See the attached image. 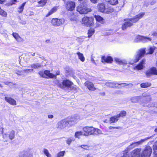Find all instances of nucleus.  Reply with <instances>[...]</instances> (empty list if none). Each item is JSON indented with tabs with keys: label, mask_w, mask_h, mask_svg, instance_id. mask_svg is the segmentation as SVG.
Wrapping results in <instances>:
<instances>
[{
	"label": "nucleus",
	"mask_w": 157,
	"mask_h": 157,
	"mask_svg": "<svg viewBox=\"0 0 157 157\" xmlns=\"http://www.w3.org/2000/svg\"><path fill=\"white\" fill-rule=\"evenodd\" d=\"M144 13H141L135 16L133 18H131L127 19H124V21H126L123 24L122 29L124 30L128 27H130L133 25V23H136L144 16Z\"/></svg>",
	"instance_id": "f257e3e1"
},
{
	"label": "nucleus",
	"mask_w": 157,
	"mask_h": 157,
	"mask_svg": "<svg viewBox=\"0 0 157 157\" xmlns=\"http://www.w3.org/2000/svg\"><path fill=\"white\" fill-rule=\"evenodd\" d=\"M39 73L41 77H42L46 78H55L57 75H59L60 72L59 71H57L56 73L54 74L50 73L49 71L46 70L44 72L40 71Z\"/></svg>",
	"instance_id": "f03ea898"
},
{
	"label": "nucleus",
	"mask_w": 157,
	"mask_h": 157,
	"mask_svg": "<svg viewBox=\"0 0 157 157\" xmlns=\"http://www.w3.org/2000/svg\"><path fill=\"white\" fill-rule=\"evenodd\" d=\"M76 11L81 14H86L91 11L90 8H87L84 5H80L78 6L76 8Z\"/></svg>",
	"instance_id": "7ed1b4c3"
},
{
	"label": "nucleus",
	"mask_w": 157,
	"mask_h": 157,
	"mask_svg": "<svg viewBox=\"0 0 157 157\" xmlns=\"http://www.w3.org/2000/svg\"><path fill=\"white\" fill-rule=\"evenodd\" d=\"M94 20L92 17H84L82 19L81 23L85 25H92L94 24Z\"/></svg>",
	"instance_id": "20e7f679"
},
{
	"label": "nucleus",
	"mask_w": 157,
	"mask_h": 157,
	"mask_svg": "<svg viewBox=\"0 0 157 157\" xmlns=\"http://www.w3.org/2000/svg\"><path fill=\"white\" fill-rule=\"evenodd\" d=\"M63 87H66L70 90H77L78 88H76L72 86L73 83L68 80H63Z\"/></svg>",
	"instance_id": "39448f33"
},
{
	"label": "nucleus",
	"mask_w": 157,
	"mask_h": 157,
	"mask_svg": "<svg viewBox=\"0 0 157 157\" xmlns=\"http://www.w3.org/2000/svg\"><path fill=\"white\" fill-rule=\"evenodd\" d=\"M145 52V51L144 49H140L137 52V54L133 60V62L136 63L138 62L142 56H144Z\"/></svg>",
	"instance_id": "423d86ee"
},
{
	"label": "nucleus",
	"mask_w": 157,
	"mask_h": 157,
	"mask_svg": "<svg viewBox=\"0 0 157 157\" xmlns=\"http://www.w3.org/2000/svg\"><path fill=\"white\" fill-rule=\"evenodd\" d=\"M151 39L150 37H147L144 36L138 35L136 36L134 39V41L136 42L141 41L143 42H146L151 41Z\"/></svg>",
	"instance_id": "0eeeda50"
},
{
	"label": "nucleus",
	"mask_w": 157,
	"mask_h": 157,
	"mask_svg": "<svg viewBox=\"0 0 157 157\" xmlns=\"http://www.w3.org/2000/svg\"><path fill=\"white\" fill-rule=\"evenodd\" d=\"M64 22L63 19H59L57 18H54L51 21L52 25L55 27H58Z\"/></svg>",
	"instance_id": "6e6552de"
},
{
	"label": "nucleus",
	"mask_w": 157,
	"mask_h": 157,
	"mask_svg": "<svg viewBox=\"0 0 157 157\" xmlns=\"http://www.w3.org/2000/svg\"><path fill=\"white\" fill-rule=\"evenodd\" d=\"M152 152V149L149 146L146 147L141 154V157H149Z\"/></svg>",
	"instance_id": "1a4fd4ad"
},
{
	"label": "nucleus",
	"mask_w": 157,
	"mask_h": 157,
	"mask_svg": "<svg viewBox=\"0 0 157 157\" xmlns=\"http://www.w3.org/2000/svg\"><path fill=\"white\" fill-rule=\"evenodd\" d=\"M68 124L72 125L76 123L78 120H79V117L75 116L71 117H68L66 118Z\"/></svg>",
	"instance_id": "9d476101"
},
{
	"label": "nucleus",
	"mask_w": 157,
	"mask_h": 157,
	"mask_svg": "<svg viewBox=\"0 0 157 157\" xmlns=\"http://www.w3.org/2000/svg\"><path fill=\"white\" fill-rule=\"evenodd\" d=\"M149 139V138H147L145 139H142L140 140L134 142L131 144L130 145L128 146V147L126 148L127 149L129 150L132 149L137 145L142 144L143 142Z\"/></svg>",
	"instance_id": "9b49d317"
},
{
	"label": "nucleus",
	"mask_w": 157,
	"mask_h": 157,
	"mask_svg": "<svg viewBox=\"0 0 157 157\" xmlns=\"http://www.w3.org/2000/svg\"><path fill=\"white\" fill-rule=\"evenodd\" d=\"M15 131L12 130L8 132L3 134V136L4 138L5 139L9 138L10 140H12L15 137Z\"/></svg>",
	"instance_id": "f8f14e48"
},
{
	"label": "nucleus",
	"mask_w": 157,
	"mask_h": 157,
	"mask_svg": "<svg viewBox=\"0 0 157 157\" xmlns=\"http://www.w3.org/2000/svg\"><path fill=\"white\" fill-rule=\"evenodd\" d=\"M75 6V3L74 2L68 1L67 3L66 9L68 10L72 11L74 10Z\"/></svg>",
	"instance_id": "ddd939ff"
},
{
	"label": "nucleus",
	"mask_w": 157,
	"mask_h": 157,
	"mask_svg": "<svg viewBox=\"0 0 157 157\" xmlns=\"http://www.w3.org/2000/svg\"><path fill=\"white\" fill-rule=\"evenodd\" d=\"M126 83H122L121 84H119L117 83H115L113 82H108L105 83V85L107 86L110 87H117L118 85H122V86H126Z\"/></svg>",
	"instance_id": "4468645a"
},
{
	"label": "nucleus",
	"mask_w": 157,
	"mask_h": 157,
	"mask_svg": "<svg viewBox=\"0 0 157 157\" xmlns=\"http://www.w3.org/2000/svg\"><path fill=\"white\" fill-rule=\"evenodd\" d=\"M58 127L61 129L63 128L68 125L67 119L63 120L58 122Z\"/></svg>",
	"instance_id": "2eb2a0df"
},
{
	"label": "nucleus",
	"mask_w": 157,
	"mask_h": 157,
	"mask_svg": "<svg viewBox=\"0 0 157 157\" xmlns=\"http://www.w3.org/2000/svg\"><path fill=\"white\" fill-rule=\"evenodd\" d=\"M141 149L137 148L133 150L131 152V157H141L140 156Z\"/></svg>",
	"instance_id": "dca6fc26"
},
{
	"label": "nucleus",
	"mask_w": 157,
	"mask_h": 157,
	"mask_svg": "<svg viewBox=\"0 0 157 157\" xmlns=\"http://www.w3.org/2000/svg\"><path fill=\"white\" fill-rule=\"evenodd\" d=\"M91 127H86L83 128V130L84 132L83 136H88L91 135Z\"/></svg>",
	"instance_id": "f3484780"
},
{
	"label": "nucleus",
	"mask_w": 157,
	"mask_h": 157,
	"mask_svg": "<svg viewBox=\"0 0 157 157\" xmlns=\"http://www.w3.org/2000/svg\"><path fill=\"white\" fill-rule=\"evenodd\" d=\"M85 85L90 90H94L96 89L94 84L91 82L88 81H86L85 83Z\"/></svg>",
	"instance_id": "a211bd4d"
},
{
	"label": "nucleus",
	"mask_w": 157,
	"mask_h": 157,
	"mask_svg": "<svg viewBox=\"0 0 157 157\" xmlns=\"http://www.w3.org/2000/svg\"><path fill=\"white\" fill-rule=\"evenodd\" d=\"M20 157H33L32 154L29 153L26 151H24L20 152L19 154Z\"/></svg>",
	"instance_id": "6ab92c4d"
},
{
	"label": "nucleus",
	"mask_w": 157,
	"mask_h": 157,
	"mask_svg": "<svg viewBox=\"0 0 157 157\" xmlns=\"http://www.w3.org/2000/svg\"><path fill=\"white\" fill-rule=\"evenodd\" d=\"M5 100L6 101L13 105H17L16 101L11 97H6L5 98Z\"/></svg>",
	"instance_id": "aec40b11"
},
{
	"label": "nucleus",
	"mask_w": 157,
	"mask_h": 157,
	"mask_svg": "<svg viewBox=\"0 0 157 157\" xmlns=\"http://www.w3.org/2000/svg\"><path fill=\"white\" fill-rule=\"evenodd\" d=\"M91 135H98L101 133V131L99 129L91 127Z\"/></svg>",
	"instance_id": "412c9836"
},
{
	"label": "nucleus",
	"mask_w": 157,
	"mask_h": 157,
	"mask_svg": "<svg viewBox=\"0 0 157 157\" xmlns=\"http://www.w3.org/2000/svg\"><path fill=\"white\" fill-rule=\"evenodd\" d=\"M29 69H19L16 73L20 75H25L29 72Z\"/></svg>",
	"instance_id": "4be33fe9"
},
{
	"label": "nucleus",
	"mask_w": 157,
	"mask_h": 157,
	"mask_svg": "<svg viewBox=\"0 0 157 157\" xmlns=\"http://www.w3.org/2000/svg\"><path fill=\"white\" fill-rule=\"evenodd\" d=\"M98 9L100 12L102 13H107L108 12L107 9L105 8V5L103 4H99L98 5Z\"/></svg>",
	"instance_id": "5701e85b"
},
{
	"label": "nucleus",
	"mask_w": 157,
	"mask_h": 157,
	"mask_svg": "<svg viewBox=\"0 0 157 157\" xmlns=\"http://www.w3.org/2000/svg\"><path fill=\"white\" fill-rule=\"evenodd\" d=\"M146 75L148 76L153 74L157 75V69H149L148 70L146 73Z\"/></svg>",
	"instance_id": "b1692460"
},
{
	"label": "nucleus",
	"mask_w": 157,
	"mask_h": 157,
	"mask_svg": "<svg viewBox=\"0 0 157 157\" xmlns=\"http://www.w3.org/2000/svg\"><path fill=\"white\" fill-rule=\"evenodd\" d=\"M113 61L112 58L110 56L106 57L103 56L102 58L101 62L103 63L106 62L108 63H111Z\"/></svg>",
	"instance_id": "393cba45"
},
{
	"label": "nucleus",
	"mask_w": 157,
	"mask_h": 157,
	"mask_svg": "<svg viewBox=\"0 0 157 157\" xmlns=\"http://www.w3.org/2000/svg\"><path fill=\"white\" fill-rule=\"evenodd\" d=\"M115 60L117 63L120 65H124L127 64V62L124 60H121V59L115 58Z\"/></svg>",
	"instance_id": "a878e982"
},
{
	"label": "nucleus",
	"mask_w": 157,
	"mask_h": 157,
	"mask_svg": "<svg viewBox=\"0 0 157 157\" xmlns=\"http://www.w3.org/2000/svg\"><path fill=\"white\" fill-rule=\"evenodd\" d=\"M12 35L13 37L18 42H22L23 41V39L19 36L18 33H13Z\"/></svg>",
	"instance_id": "bb28decb"
},
{
	"label": "nucleus",
	"mask_w": 157,
	"mask_h": 157,
	"mask_svg": "<svg viewBox=\"0 0 157 157\" xmlns=\"http://www.w3.org/2000/svg\"><path fill=\"white\" fill-rule=\"evenodd\" d=\"M119 118V115H117L111 117L110 118L109 121L111 123L115 122L118 121Z\"/></svg>",
	"instance_id": "cd10ccee"
},
{
	"label": "nucleus",
	"mask_w": 157,
	"mask_h": 157,
	"mask_svg": "<svg viewBox=\"0 0 157 157\" xmlns=\"http://www.w3.org/2000/svg\"><path fill=\"white\" fill-rule=\"evenodd\" d=\"M141 99L142 96H140L133 97L131 99L132 103H136L139 101Z\"/></svg>",
	"instance_id": "c85d7f7f"
},
{
	"label": "nucleus",
	"mask_w": 157,
	"mask_h": 157,
	"mask_svg": "<svg viewBox=\"0 0 157 157\" xmlns=\"http://www.w3.org/2000/svg\"><path fill=\"white\" fill-rule=\"evenodd\" d=\"M145 61V60L144 59L142 60L139 64L136 66V69H143V68H144Z\"/></svg>",
	"instance_id": "c756f323"
},
{
	"label": "nucleus",
	"mask_w": 157,
	"mask_h": 157,
	"mask_svg": "<svg viewBox=\"0 0 157 157\" xmlns=\"http://www.w3.org/2000/svg\"><path fill=\"white\" fill-rule=\"evenodd\" d=\"M94 17L97 21L100 22L101 24H103L104 22L103 18L101 17L98 15H94Z\"/></svg>",
	"instance_id": "7c9ffc66"
},
{
	"label": "nucleus",
	"mask_w": 157,
	"mask_h": 157,
	"mask_svg": "<svg viewBox=\"0 0 157 157\" xmlns=\"http://www.w3.org/2000/svg\"><path fill=\"white\" fill-rule=\"evenodd\" d=\"M77 54L78 56V59L82 61L83 62L85 61V59L83 55L79 52L77 53Z\"/></svg>",
	"instance_id": "2f4dec72"
},
{
	"label": "nucleus",
	"mask_w": 157,
	"mask_h": 157,
	"mask_svg": "<svg viewBox=\"0 0 157 157\" xmlns=\"http://www.w3.org/2000/svg\"><path fill=\"white\" fill-rule=\"evenodd\" d=\"M129 150L126 148L124 151L123 156L122 157H131V152H129L128 151Z\"/></svg>",
	"instance_id": "473e14b6"
},
{
	"label": "nucleus",
	"mask_w": 157,
	"mask_h": 157,
	"mask_svg": "<svg viewBox=\"0 0 157 157\" xmlns=\"http://www.w3.org/2000/svg\"><path fill=\"white\" fill-rule=\"evenodd\" d=\"M31 67L33 68H42V66L40 63H36L32 64L31 65Z\"/></svg>",
	"instance_id": "72a5a7b5"
},
{
	"label": "nucleus",
	"mask_w": 157,
	"mask_h": 157,
	"mask_svg": "<svg viewBox=\"0 0 157 157\" xmlns=\"http://www.w3.org/2000/svg\"><path fill=\"white\" fill-rule=\"evenodd\" d=\"M155 48V47L154 46L150 47L148 49L147 54H152L154 52V50Z\"/></svg>",
	"instance_id": "f704fd0d"
},
{
	"label": "nucleus",
	"mask_w": 157,
	"mask_h": 157,
	"mask_svg": "<svg viewBox=\"0 0 157 157\" xmlns=\"http://www.w3.org/2000/svg\"><path fill=\"white\" fill-rule=\"evenodd\" d=\"M57 10V8L56 7H54L46 15V17H48L50 16V15L56 12Z\"/></svg>",
	"instance_id": "c9c22d12"
},
{
	"label": "nucleus",
	"mask_w": 157,
	"mask_h": 157,
	"mask_svg": "<svg viewBox=\"0 0 157 157\" xmlns=\"http://www.w3.org/2000/svg\"><path fill=\"white\" fill-rule=\"evenodd\" d=\"M47 2V0H41L38 3L40 6H43L45 5Z\"/></svg>",
	"instance_id": "e433bc0d"
},
{
	"label": "nucleus",
	"mask_w": 157,
	"mask_h": 157,
	"mask_svg": "<svg viewBox=\"0 0 157 157\" xmlns=\"http://www.w3.org/2000/svg\"><path fill=\"white\" fill-rule=\"evenodd\" d=\"M151 83L149 82L141 83L140 84V87L142 88H146L151 86Z\"/></svg>",
	"instance_id": "4c0bfd02"
},
{
	"label": "nucleus",
	"mask_w": 157,
	"mask_h": 157,
	"mask_svg": "<svg viewBox=\"0 0 157 157\" xmlns=\"http://www.w3.org/2000/svg\"><path fill=\"white\" fill-rule=\"evenodd\" d=\"M84 134V132H81V131H78L75 132V138H79V137L82 136Z\"/></svg>",
	"instance_id": "58836bf2"
},
{
	"label": "nucleus",
	"mask_w": 157,
	"mask_h": 157,
	"mask_svg": "<svg viewBox=\"0 0 157 157\" xmlns=\"http://www.w3.org/2000/svg\"><path fill=\"white\" fill-rule=\"evenodd\" d=\"M110 4L114 5L118 3V0H106Z\"/></svg>",
	"instance_id": "ea45409f"
},
{
	"label": "nucleus",
	"mask_w": 157,
	"mask_h": 157,
	"mask_svg": "<svg viewBox=\"0 0 157 157\" xmlns=\"http://www.w3.org/2000/svg\"><path fill=\"white\" fill-rule=\"evenodd\" d=\"M43 152L44 155L47 157H51V155L49 153L47 149L44 148L43 150Z\"/></svg>",
	"instance_id": "a19ab883"
},
{
	"label": "nucleus",
	"mask_w": 157,
	"mask_h": 157,
	"mask_svg": "<svg viewBox=\"0 0 157 157\" xmlns=\"http://www.w3.org/2000/svg\"><path fill=\"white\" fill-rule=\"evenodd\" d=\"M86 37L85 36H81L79 37H78L77 39L76 40L79 43H81L84 40V39Z\"/></svg>",
	"instance_id": "79ce46f5"
},
{
	"label": "nucleus",
	"mask_w": 157,
	"mask_h": 157,
	"mask_svg": "<svg viewBox=\"0 0 157 157\" xmlns=\"http://www.w3.org/2000/svg\"><path fill=\"white\" fill-rule=\"evenodd\" d=\"M94 30L93 29H90L88 30V37H90L94 33Z\"/></svg>",
	"instance_id": "37998d69"
},
{
	"label": "nucleus",
	"mask_w": 157,
	"mask_h": 157,
	"mask_svg": "<svg viewBox=\"0 0 157 157\" xmlns=\"http://www.w3.org/2000/svg\"><path fill=\"white\" fill-rule=\"evenodd\" d=\"M25 2L23 3L21 6H20L19 8L18 12L19 13H22L23 10L24 9V7L25 5Z\"/></svg>",
	"instance_id": "c03bdc74"
},
{
	"label": "nucleus",
	"mask_w": 157,
	"mask_h": 157,
	"mask_svg": "<svg viewBox=\"0 0 157 157\" xmlns=\"http://www.w3.org/2000/svg\"><path fill=\"white\" fill-rule=\"evenodd\" d=\"M0 15L4 17H6L7 16V14L6 12L1 9L0 10Z\"/></svg>",
	"instance_id": "a18cd8bd"
},
{
	"label": "nucleus",
	"mask_w": 157,
	"mask_h": 157,
	"mask_svg": "<svg viewBox=\"0 0 157 157\" xmlns=\"http://www.w3.org/2000/svg\"><path fill=\"white\" fill-rule=\"evenodd\" d=\"M126 111H123L121 112L120 114H117V115H119L120 117H123L124 116H126Z\"/></svg>",
	"instance_id": "49530a36"
},
{
	"label": "nucleus",
	"mask_w": 157,
	"mask_h": 157,
	"mask_svg": "<svg viewBox=\"0 0 157 157\" xmlns=\"http://www.w3.org/2000/svg\"><path fill=\"white\" fill-rule=\"evenodd\" d=\"M65 153V151H61L59 152L57 154V157L63 156Z\"/></svg>",
	"instance_id": "de8ad7c7"
},
{
	"label": "nucleus",
	"mask_w": 157,
	"mask_h": 157,
	"mask_svg": "<svg viewBox=\"0 0 157 157\" xmlns=\"http://www.w3.org/2000/svg\"><path fill=\"white\" fill-rule=\"evenodd\" d=\"M153 149L155 152L156 153V151L157 150V141L154 143L153 147Z\"/></svg>",
	"instance_id": "09e8293b"
},
{
	"label": "nucleus",
	"mask_w": 157,
	"mask_h": 157,
	"mask_svg": "<svg viewBox=\"0 0 157 157\" xmlns=\"http://www.w3.org/2000/svg\"><path fill=\"white\" fill-rule=\"evenodd\" d=\"M80 147L86 150L88 149L89 146L87 145H80Z\"/></svg>",
	"instance_id": "8fccbe9b"
},
{
	"label": "nucleus",
	"mask_w": 157,
	"mask_h": 157,
	"mask_svg": "<svg viewBox=\"0 0 157 157\" xmlns=\"http://www.w3.org/2000/svg\"><path fill=\"white\" fill-rule=\"evenodd\" d=\"M17 1V0H11L10 2H9V3L8 4L9 5H8L9 6H10V5H12L14 3V2H16Z\"/></svg>",
	"instance_id": "3c124183"
},
{
	"label": "nucleus",
	"mask_w": 157,
	"mask_h": 157,
	"mask_svg": "<svg viewBox=\"0 0 157 157\" xmlns=\"http://www.w3.org/2000/svg\"><path fill=\"white\" fill-rule=\"evenodd\" d=\"M66 75L68 76V75H72L71 72L69 71L66 70Z\"/></svg>",
	"instance_id": "603ef678"
},
{
	"label": "nucleus",
	"mask_w": 157,
	"mask_h": 157,
	"mask_svg": "<svg viewBox=\"0 0 157 157\" xmlns=\"http://www.w3.org/2000/svg\"><path fill=\"white\" fill-rule=\"evenodd\" d=\"M72 141V140H71V138H68L66 140L67 143V144L70 145V144L71 143Z\"/></svg>",
	"instance_id": "864d4df0"
},
{
	"label": "nucleus",
	"mask_w": 157,
	"mask_h": 157,
	"mask_svg": "<svg viewBox=\"0 0 157 157\" xmlns=\"http://www.w3.org/2000/svg\"><path fill=\"white\" fill-rule=\"evenodd\" d=\"M71 14L73 15H72V17H71L70 18V19L71 20H74L76 18L75 16L74 15V13H71Z\"/></svg>",
	"instance_id": "5fc2aeb1"
},
{
	"label": "nucleus",
	"mask_w": 157,
	"mask_h": 157,
	"mask_svg": "<svg viewBox=\"0 0 157 157\" xmlns=\"http://www.w3.org/2000/svg\"><path fill=\"white\" fill-rule=\"evenodd\" d=\"M149 94L148 93H144L142 94V97H147V96H148Z\"/></svg>",
	"instance_id": "6e6d98bb"
},
{
	"label": "nucleus",
	"mask_w": 157,
	"mask_h": 157,
	"mask_svg": "<svg viewBox=\"0 0 157 157\" xmlns=\"http://www.w3.org/2000/svg\"><path fill=\"white\" fill-rule=\"evenodd\" d=\"M146 100L147 101H149L151 100V98L150 95H149V94H148V96H147V97H146Z\"/></svg>",
	"instance_id": "4d7b16f0"
},
{
	"label": "nucleus",
	"mask_w": 157,
	"mask_h": 157,
	"mask_svg": "<svg viewBox=\"0 0 157 157\" xmlns=\"http://www.w3.org/2000/svg\"><path fill=\"white\" fill-rule=\"evenodd\" d=\"M91 2L93 3H96L98 2V0H90Z\"/></svg>",
	"instance_id": "13d9d810"
},
{
	"label": "nucleus",
	"mask_w": 157,
	"mask_h": 157,
	"mask_svg": "<svg viewBox=\"0 0 157 157\" xmlns=\"http://www.w3.org/2000/svg\"><path fill=\"white\" fill-rule=\"evenodd\" d=\"M30 55H31L32 56H34L35 55V53L32 54L31 53L29 52L28 53V55L30 56Z\"/></svg>",
	"instance_id": "bf43d9fd"
},
{
	"label": "nucleus",
	"mask_w": 157,
	"mask_h": 157,
	"mask_svg": "<svg viewBox=\"0 0 157 157\" xmlns=\"http://www.w3.org/2000/svg\"><path fill=\"white\" fill-rule=\"evenodd\" d=\"M152 35H153L154 36H157V32H154L152 33Z\"/></svg>",
	"instance_id": "052dcab7"
},
{
	"label": "nucleus",
	"mask_w": 157,
	"mask_h": 157,
	"mask_svg": "<svg viewBox=\"0 0 157 157\" xmlns=\"http://www.w3.org/2000/svg\"><path fill=\"white\" fill-rule=\"evenodd\" d=\"M48 117L49 118L52 119L53 118V116L52 115H48Z\"/></svg>",
	"instance_id": "680f3d73"
},
{
	"label": "nucleus",
	"mask_w": 157,
	"mask_h": 157,
	"mask_svg": "<svg viewBox=\"0 0 157 157\" xmlns=\"http://www.w3.org/2000/svg\"><path fill=\"white\" fill-rule=\"evenodd\" d=\"M29 16H31L33 15V12H31L30 14H29Z\"/></svg>",
	"instance_id": "e2e57ef3"
},
{
	"label": "nucleus",
	"mask_w": 157,
	"mask_h": 157,
	"mask_svg": "<svg viewBox=\"0 0 157 157\" xmlns=\"http://www.w3.org/2000/svg\"><path fill=\"white\" fill-rule=\"evenodd\" d=\"M4 83L5 84L8 85L10 83V82H4Z\"/></svg>",
	"instance_id": "0e129e2a"
},
{
	"label": "nucleus",
	"mask_w": 157,
	"mask_h": 157,
	"mask_svg": "<svg viewBox=\"0 0 157 157\" xmlns=\"http://www.w3.org/2000/svg\"><path fill=\"white\" fill-rule=\"evenodd\" d=\"M130 87H132L133 86V85L132 84H129L128 85Z\"/></svg>",
	"instance_id": "69168bd1"
},
{
	"label": "nucleus",
	"mask_w": 157,
	"mask_h": 157,
	"mask_svg": "<svg viewBox=\"0 0 157 157\" xmlns=\"http://www.w3.org/2000/svg\"><path fill=\"white\" fill-rule=\"evenodd\" d=\"M91 60L93 62H94L95 61L94 59L93 58L91 57Z\"/></svg>",
	"instance_id": "338daca9"
},
{
	"label": "nucleus",
	"mask_w": 157,
	"mask_h": 157,
	"mask_svg": "<svg viewBox=\"0 0 157 157\" xmlns=\"http://www.w3.org/2000/svg\"><path fill=\"white\" fill-rule=\"evenodd\" d=\"M86 157H90V155H89V154H88L87 155H86Z\"/></svg>",
	"instance_id": "774afa93"
}]
</instances>
